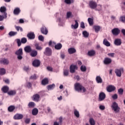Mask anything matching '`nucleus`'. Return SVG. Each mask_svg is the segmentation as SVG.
Masks as SVG:
<instances>
[{
    "label": "nucleus",
    "mask_w": 125,
    "mask_h": 125,
    "mask_svg": "<svg viewBox=\"0 0 125 125\" xmlns=\"http://www.w3.org/2000/svg\"><path fill=\"white\" fill-rule=\"evenodd\" d=\"M75 89L77 91H80L81 92L83 93L86 91V89L85 87L83 86V85L80 83H76L75 84Z\"/></svg>",
    "instance_id": "1"
},
{
    "label": "nucleus",
    "mask_w": 125,
    "mask_h": 125,
    "mask_svg": "<svg viewBox=\"0 0 125 125\" xmlns=\"http://www.w3.org/2000/svg\"><path fill=\"white\" fill-rule=\"evenodd\" d=\"M111 108L112 110L114 111L115 113H119L120 112V110H121V108L119 107V105L116 102L113 103L111 105Z\"/></svg>",
    "instance_id": "2"
},
{
    "label": "nucleus",
    "mask_w": 125,
    "mask_h": 125,
    "mask_svg": "<svg viewBox=\"0 0 125 125\" xmlns=\"http://www.w3.org/2000/svg\"><path fill=\"white\" fill-rule=\"evenodd\" d=\"M15 55L18 56L17 58L19 60H22L23 59V57H22V55H23V49L20 48L15 52Z\"/></svg>",
    "instance_id": "3"
},
{
    "label": "nucleus",
    "mask_w": 125,
    "mask_h": 125,
    "mask_svg": "<svg viewBox=\"0 0 125 125\" xmlns=\"http://www.w3.org/2000/svg\"><path fill=\"white\" fill-rule=\"evenodd\" d=\"M89 6L91 9H96V7H97V3L94 1H90L89 2Z\"/></svg>",
    "instance_id": "4"
},
{
    "label": "nucleus",
    "mask_w": 125,
    "mask_h": 125,
    "mask_svg": "<svg viewBox=\"0 0 125 125\" xmlns=\"http://www.w3.org/2000/svg\"><path fill=\"white\" fill-rule=\"evenodd\" d=\"M43 53L45 55H46V56H51L52 50L49 47H46Z\"/></svg>",
    "instance_id": "5"
},
{
    "label": "nucleus",
    "mask_w": 125,
    "mask_h": 125,
    "mask_svg": "<svg viewBox=\"0 0 125 125\" xmlns=\"http://www.w3.org/2000/svg\"><path fill=\"white\" fill-rule=\"evenodd\" d=\"M32 65L33 67H40L41 66V61L39 60L35 59L32 62Z\"/></svg>",
    "instance_id": "6"
},
{
    "label": "nucleus",
    "mask_w": 125,
    "mask_h": 125,
    "mask_svg": "<svg viewBox=\"0 0 125 125\" xmlns=\"http://www.w3.org/2000/svg\"><path fill=\"white\" fill-rule=\"evenodd\" d=\"M116 90V87L113 85H109L106 87V91L107 92H112Z\"/></svg>",
    "instance_id": "7"
},
{
    "label": "nucleus",
    "mask_w": 125,
    "mask_h": 125,
    "mask_svg": "<svg viewBox=\"0 0 125 125\" xmlns=\"http://www.w3.org/2000/svg\"><path fill=\"white\" fill-rule=\"evenodd\" d=\"M105 98H106V94L103 92H100L99 95V101H103Z\"/></svg>",
    "instance_id": "8"
},
{
    "label": "nucleus",
    "mask_w": 125,
    "mask_h": 125,
    "mask_svg": "<svg viewBox=\"0 0 125 125\" xmlns=\"http://www.w3.org/2000/svg\"><path fill=\"white\" fill-rule=\"evenodd\" d=\"M122 72H124V68L116 69L115 73L117 77H122Z\"/></svg>",
    "instance_id": "9"
},
{
    "label": "nucleus",
    "mask_w": 125,
    "mask_h": 125,
    "mask_svg": "<svg viewBox=\"0 0 125 125\" xmlns=\"http://www.w3.org/2000/svg\"><path fill=\"white\" fill-rule=\"evenodd\" d=\"M111 33L114 36H118L121 33V30L118 28H115L112 30Z\"/></svg>",
    "instance_id": "10"
},
{
    "label": "nucleus",
    "mask_w": 125,
    "mask_h": 125,
    "mask_svg": "<svg viewBox=\"0 0 125 125\" xmlns=\"http://www.w3.org/2000/svg\"><path fill=\"white\" fill-rule=\"evenodd\" d=\"M40 97L41 96H40V94H35L33 95L32 100H33V101H35V102H39V101H40Z\"/></svg>",
    "instance_id": "11"
},
{
    "label": "nucleus",
    "mask_w": 125,
    "mask_h": 125,
    "mask_svg": "<svg viewBox=\"0 0 125 125\" xmlns=\"http://www.w3.org/2000/svg\"><path fill=\"white\" fill-rule=\"evenodd\" d=\"M0 63L3 65H8L9 64V61L6 58H2L0 60Z\"/></svg>",
    "instance_id": "12"
},
{
    "label": "nucleus",
    "mask_w": 125,
    "mask_h": 125,
    "mask_svg": "<svg viewBox=\"0 0 125 125\" xmlns=\"http://www.w3.org/2000/svg\"><path fill=\"white\" fill-rule=\"evenodd\" d=\"M112 63V59L110 58H105L104 60V65H109Z\"/></svg>",
    "instance_id": "13"
},
{
    "label": "nucleus",
    "mask_w": 125,
    "mask_h": 125,
    "mask_svg": "<svg viewBox=\"0 0 125 125\" xmlns=\"http://www.w3.org/2000/svg\"><path fill=\"white\" fill-rule=\"evenodd\" d=\"M69 69L70 73L73 74L76 72V70H78V67L76 65L72 64L70 65Z\"/></svg>",
    "instance_id": "14"
},
{
    "label": "nucleus",
    "mask_w": 125,
    "mask_h": 125,
    "mask_svg": "<svg viewBox=\"0 0 125 125\" xmlns=\"http://www.w3.org/2000/svg\"><path fill=\"white\" fill-rule=\"evenodd\" d=\"M23 117L24 116H23V114L17 113L14 115V120H22Z\"/></svg>",
    "instance_id": "15"
},
{
    "label": "nucleus",
    "mask_w": 125,
    "mask_h": 125,
    "mask_svg": "<svg viewBox=\"0 0 125 125\" xmlns=\"http://www.w3.org/2000/svg\"><path fill=\"white\" fill-rule=\"evenodd\" d=\"M87 54L88 56H90V57H92L95 56V54H96V52L94 50H91L88 52Z\"/></svg>",
    "instance_id": "16"
},
{
    "label": "nucleus",
    "mask_w": 125,
    "mask_h": 125,
    "mask_svg": "<svg viewBox=\"0 0 125 125\" xmlns=\"http://www.w3.org/2000/svg\"><path fill=\"white\" fill-rule=\"evenodd\" d=\"M41 33L43 35H46L48 33V30L45 26H42L41 28Z\"/></svg>",
    "instance_id": "17"
},
{
    "label": "nucleus",
    "mask_w": 125,
    "mask_h": 125,
    "mask_svg": "<svg viewBox=\"0 0 125 125\" xmlns=\"http://www.w3.org/2000/svg\"><path fill=\"white\" fill-rule=\"evenodd\" d=\"M27 37L28 38L29 40H34L35 38V33L33 32L29 33L27 35Z\"/></svg>",
    "instance_id": "18"
},
{
    "label": "nucleus",
    "mask_w": 125,
    "mask_h": 125,
    "mask_svg": "<svg viewBox=\"0 0 125 125\" xmlns=\"http://www.w3.org/2000/svg\"><path fill=\"white\" fill-rule=\"evenodd\" d=\"M115 45L119 46L122 44V39H116L114 41Z\"/></svg>",
    "instance_id": "19"
},
{
    "label": "nucleus",
    "mask_w": 125,
    "mask_h": 125,
    "mask_svg": "<svg viewBox=\"0 0 125 125\" xmlns=\"http://www.w3.org/2000/svg\"><path fill=\"white\" fill-rule=\"evenodd\" d=\"M0 12H1L2 13H4V15H5V18H6L7 17V14L6 13V12H5L6 11V8L4 6L3 7H1L0 8Z\"/></svg>",
    "instance_id": "20"
},
{
    "label": "nucleus",
    "mask_w": 125,
    "mask_h": 125,
    "mask_svg": "<svg viewBox=\"0 0 125 125\" xmlns=\"http://www.w3.org/2000/svg\"><path fill=\"white\" fill-rule=\"evenodd\" d=\"M9 90V87L7 86H4L1 88V91L3 93H8Z\"/></svg>",
    "instance_id": "21"
},
{
    "label": "nucleus",
    "mask_w": 125,
    "mask_h": 125,
    "mask_svg": "<svg viewBox=\"0 0 125 125\" xmlns=\"http://www.w3.org/2000/svg\"><path fill=\"white\" fill-rule=\"evenodd\" d=\"M20 12H21V10H20V8L19 7L16 8L13 11V13L15 15H19Z\"/></svg>",
    "instance_id": "22"
},
{
    "label": "nucleus",
    "mask_w": 125,
    "mask_h": 125,
    "mask_svg": "<svg viewBox=\"0 0 125 125\" xmlns=\"http://www.w3.org/2000/svg\"><path fill=\"white\" fill-rule=\"evenodd\" d=\"M77 50L75 48H70L68 49V52L69 54H74V53H76Z\"/></svg>",
    "instance_id": "23"
},
{
    "label": "nucleus",
    "mask_w": 125,
    "mask_h": 125,
    "mask_svg": "<svg viewBox=\"0 0 125 125\" xmlns=\"http://www.w3.org/2000/svg\"><path fill=\"white\" fill-rule=\"evenodd\" d=\"M24 51L27 53H30L32 51V48L30 46H26L24 47Z\"/></svg>",
    "instance_id": "24"
},
{
    "label": "nucleus",
    "mask_w": 125,
    "mask_h": 125,
    "mask_svg": "<svg viewBox=\"0 0 125 125\" xmlns=\"http://www.w3.org/2000/svg\"><path fill=\"white\" fill-rule=\"evenodd\" d=\"M39 114V109L37 108H34L32 110V114L33 116H37V115Z\"/></svg>",
    "instance_id": "25"
},
{
    "label": "nucleus",
    "mask_w": 125,
    "mask_h": 125,
    "mask_svg": "<svg viewBox=\"0 0 125 125\" xmlns=\"http://www.w3.org/2000/svg\"><path fill=\"white\" fill-rule=\"evenodd\" d=\"M30 55L32 57H36V56L38 55V51L36 50H32L31 51Z\"/></svg>",
    "instance_id": "26"
},
{
    "label": "nucleus",
    "mask_w": 125,
    "mask_h": 125,
    "mask_svg": "<svg viewBox=\"0 0 125 125\" xmlns=\"http://www.w3.org/2000/svg\"><path fill=\"white\" fill-rule=\"evenodd\" d=\"M103 43L105 46H110L111 43L107 40V39H104L103 41Z\"/></svg>",
    "instance_id": "27"
},
{
    "label": "nucleus",
    "mask_w": 125,
    "mask_h": 125,
    "mask_svg": "<svg viewBox=\"0 0 125 125\" xmlns=\"http://www.w3.org/2000/svg\"><path fill=\"white\" fill-rule=\"evenodd\" d=\"M55 48L57 50H60V49L62 48V44H61V43H58L55 45Z\"/></svg>",
    "instance_id": "28"
},
{
    "label": "nucleus",
    "mask_w": 125,
    "mask_h": 125,
    "mask_svg": "<svg viewBox=\"0 0 125 125\" xmlns=\"http://www.w3.org/2000/svg\"><path fill=\"white\" fill-rule=\"evenodd\" d=\"M36 106V103L33 102H30L28 104V106L29 108H35Z\"/></svg>",
    "instance_id": "29"
},
{
    "label": "nucleus",
    "mask_w": 125,
    "mask_h": 125,
    "mask_svg": "<svg viewBox=\"0 0 125 125\" xmlns=\"http://www.w3.org/2000/svg\"><path fill=\"white\" fill-rule=\"evenodd\" d=\"M96 81L97 83H102L103 81L102 80V78L100 76H97L96 78Z\"/></svg>",
    "instance_id": "30"
},
{
    "label": "nucleus",
    "mask_w": 125,
    "mask_h": 125,
    "mask_svg": "<svg viewBox=\"0 0 125 125\" xmlns=\"http://www.w3.org/2000/svg\"><path fill=\"white\" fill-rule=\"evenodd\" d=\"M75 25H71V28H73V29H78L79 28V22H78V21L75 20Z\"/></svg>",
    "instance_id": "31"
},
{
    "label": "nucleus",
    "mask_w": 125,
    "mask_h": 125,
    "mask_svg": "<svg viewBox=\"0 0 125 125\" xmlns=\"http://www.w3.org/2000/svg\"><path fill=\"white\" fill-rule=\"evenodd\" d=\"M42 83L43 85L48 84V79H47V78L43 79L42 81Z\"/></svg>",
    "instance_id": "32"
},
{
    "label": "nucleus",
    "mask_w": 125,
    "mask_h": 125,
    "mask_svg": "<svg viewBox=\"0 0 125 125\" xmlns=\"http://www.w3.org/2000/svg\"><path fill=\"white\" fill-rule=\"evenodd\" d=\"M15 110V106L14 105H10L8 107V111L9 112H13Z\"/></svg>",
    "instance_id": "33"
},
{
    "label": "nucleus",
    "mask_w": 125,
    "mask_h": 125,
    "mask_svg": "<svg viewBox=\"0 0 125 125\" xmlns=\"http://www.w3.org/2000/svg\"><path fill=\"white\" fill-rule=\"evenodd\" d=\"M93 29H94L96 33H98V32L100 31L101 27L99 26L94 25L93 26Z\"/></svg>",
    "instance_id": "34"
},
{
    "label": "nucleus",
    "mask_w": 125,
    "mask_h": 125,
    "mask_svg": "<svg viewBox=\"0 0 125 125\" xmlns=\"http://www.w3.org/2000/svg\"><path fill=\"white\" fill-rule=\"evenodd\" d=\"M16 35H17V32L10 31L8 33L9 37H14V36H16Z\"/></svg>",
    "instance_id": "35"
},
{
    "label": "nucleus",
    "mask_w": 125,
    "mask_h": 125,
    "mask_svg": "<svg viewBox=\"0 0 125 125\" xmlns=\"http://www.w3.org/2000/svg\"><path fill=\"white\" fill-rule=\"evenodd\" d=\"M55 88V84H52L51 85H48L47 86V89L48 90H51V89H53V88Z\"/></svg>",
    "instance_id": "36"
},
{
    "label": "nucleus",
    "mask_w": 125,
    "mask_h": 125,
    "mask_svg": "<svg viewBox=\"0 0 125 125\" xmlns=\"http://www.w3.org/2000/svg\"><path fill=\"white\" fill-rule=\"evenodd\" d=\"M35 46L36 47V49H37V50H42V47H41V46H40L39 45V43H37L35 44Z\"/></svg>",
    "instance_id": "37"
},
{
    "label": "nucleus",
    "mask_w": 125,
    "mask_h": 125,
    "mask_svg": "<svg viewBox=\"0 0 125 125\" xmlns=\"http://www.w3.org/2000/svg\"><path fill=\"white\" fill-rule=\"evenodd\" d=\"M7 94H8V95H15L16 94V91L11 90L8 92Z\"/></svg>",
    "instance_id": "38"
},
{
    "label": "nucleus",
    "mask_w": 125,
    "mask_h": 125,
    "mask_svg": "<svg viewBox=\"0 0 125 125\" xmlns=\"http://www.w3.org/2000/svg\"><path fill=\"white\" fill-rule=\"evenodd\" d=\"M6 71L4 68H1L0 69V76H3V75H5Z\"/></svg>",
    "instance_id": "39"
},
{
    "label": "nucleus",
    "mask_w": 125,
    "mask_h": 125,
    "mask_svg": "<svg viewBox=\"0 0 125 125\" xmlns=\"http://www.w3.org/2000/svg\"><path fill=\"white\" fill-rule=\"evenodd\" d=\"M118 93L119 95H123L124 94V89L120 88L118 90Z\"/></svg>",
    "instance_id": "40"
},
{
    "label": "nucleus",
    "mask_w": 125,
    "mask_h": 125,
    "mask_svg": "<svg viewBox=\"0 0 125 125\" xmlns=\"http://www.w3.org/2000/svg\"><path fill=\"white\" fill-rule=\"evenodd\" d=\"M63 76L65 77H68L69 76V70L64 69L63 70Z\"/></svg>",
    "instance_id": "41"
},
{
    "label": "nucleus",
    "mask_w": 125,
    "mask_h": 125,
    "mask_svg": "<svg viewBox=\"0 0 125 125\" xmlns=\"http://www.w3.org/2000/svg\"><path fill=\"white\" fill-rule=\"evenodd\" d=\"M88 22L90 26H92V25H93V19H91V18H89L88 19Z\"/></svg>",
    "instance_id": "42"
},
{
    "label": "nucleus",
    "mask_w": 125,
    "mask_h": 125,
    "mask_svg": "<svg viewBox=\"0 0 125 125\" xmlns=\"http://www.w3.org/2000/svg\"><path fill=\"white\" fill-rule=\"evenodd\" d=\"M83 36H84V38H88V36H89V33H88L86 31H84L83 32Z\"/></svg>",
    "instance_id": "43"
},
{
    "label": "nucleus",
    "mask_w": 125,
    "mask_h": 125,
    "mask_svg": "<svg viewBox=\"0 0 125 125\" xmlns=\"http://www.w3.org/2000/svg\"><path fill=\"white\" fill-rule=\"evenodd\" d=\"M74 115L76 118H80V113L77 110V109L74 110Z\"/></svg>",
    "instance_id": "44"
},
{
    "label": "nucleus",
    "mask_w": 125,
    "mask_h": 125,
    "mask_svg": "<svg viewBox=\"0 0 125 125\" xmlns=\"http://www.w3.org/2000/svg\"><path fill=\"white\" fill-rule=\"evenodd\" d=\"M90 125H95V121L93 118H90L89 120Z\"/></svg>",
    "instance_id": "45"
},
{
    "label": "nucleus",
    "mask_w": 125,
    "mask_h": 125,
    "mask_svg": "<svg viewBox=\"0 0 125 125\" xmlns=\"http://www.w3.org/2000/svg\"><path fill=\"white\" fill-rule=\"evenodd\" d=\"M81 70L82 72H85V71H86V67H85V66L82 65L81 66Z\"/></svg>",
    "instance_id": "46"
},
{
    "label": "nucleus",
    "mask_w": 125,
    "mask_h": 125,
    "mask_svg": "<svg viewBox=\"0 0 125 125\" xmlns=\"http://www.w3.org/2000/svg\"><path fill=\"white\" fill-rule=\"evenodd\" d=\"M37 77L36 74H34L30 77V80H37Z\"/></svg>",
    "instance_id": "47"
},
{
    "label": "nucleus",
    "mask_w": 125,
    "mask_h": 125,
    "mask_svg": "<svg viewBox=\"0 0 125 125\" xmlns=\"http://www.w3.org/2000/svg\"><path fill=\"white\" fill-rule=\"evenodd\" d=\"M16 29L18 32H19V30H20L21 32H23V28L20 26H16Z\"/></svg>",
    "instance_id": "48"
},
{
    "label": "nucleus",
    "mask_w": 125,
    "mask_h": 125,
    "mask_svg": "<svg viewBox=\"0 0 125 125\" xmlns=\"http://www.w3.org/2000/svg\"><path fill=\"white\" fill-rule=\"evenodd\" d=\"M38 39H39V41H41V42H43V41L44 40V38L43 37V36H42V35H40L38 37Z\"/></svg>",
    "instance_id": "49"
},
{
    "label": "nucleus",
    "mask_w": 125,
    "mask_h": 125,
    "mask_svg": "<svg viewBox=\"0 0 125 125\" xmlns=\"http://www.w3.org/2000/svg\"><path fill=\"white\" fill-rule=\"evenodd\" d=\"M21 43H26L27 42V39L25 38H23L21 39Z\"/></svg>",
    "instance_id": "50"
},
{
    "label": "nucleus",
    "mask_w": 125,
    "mask_h": 125,
    "mask_svg": "<svg viewBox=\"0 0 125 125\" xmlns=\"http://www.w3.org/2000/svg\"><path fill=\"white\" fill-rule=\"evenodd\" d=\"M120 21L123 22V23H125V16H122L120 18Z\"/></svg>",
    "instance_id": "51"
},
{
    "label": "nucleus",
    "mask_w": 125,
    "mask_h": 125,
    "mask_svg": "<svg viewBox=\"0 0 125 125\" xmlns=\"http://www.w3.org/2000/svg\"><path fill=\"white\" fill-rule=\"evenodd\" d=\"M107 55L109 57H112V58L115 57V53H109L107 54Z\"/></svg>",
    "instance_id": "52"
},
{
    "label": "nucleus",
    "mask_w": 125,
    "mask_h": 125,
    "mask_svg": "<svg viewBox=\"0 0 125 125\" xmlns=\"http://www.w3.org/2000/svg\"><path fill=\"white\" fill-rule=\"evenodd\" d=\"M17 43H18V46H21V40L20 39H17Z\"/></svg>",
    "instance_id": "53"
},
{
    "label": "nucleus",
    "mask_w": 125,
    "mask_h": 125,
    "mask_svg": "<svg viewBox=\"0 0 125 125\" xmlns=\"http://www.w3.org/2000/svg\"><path fill=\"white\" fill-rule=\"evenodd\" d=\"M72 16V13L71 12H68L66 14L67 18H70Z\"/></svg>",
    "instance_id": "54"
},
{
    "label": "nucleus",
    "mask_w": 125,
    "mask_h": 125,
    "mask_svg": "<svg viewBox=\"0 0 125 125\" xmlns=\"http://www.w3.org/2000/svg\"><path fill=\"white\" fill-rule=\"evenodd\" d=\"M112 98L114 100H116V99H118V94H115L112 96Z\"/></svg>",
    "instance_id": "55"
},
{
    "label": "nucleus",
    "mask_w": 125,
    "mask_h": 125,
    "mask_svg": "<svg viewBox=\"0 0 125 125\" xmlns=\"http://www.w3.org/2000/svg\"><path fill=\"white\" fill-rule=\"evenodd\" d=\"M97 7L96 10H98V11H100V10L102 9V6H101V5H97Z\"/></svg>",
    "instance_id": "56"
},
{
    "label": "nucleus",
    "mask_w": 125,
    "mask_h": 125,
    "mask_svg": "<svg viewBox=\"0 0 125 125\" xmlns=\"http://www.w3.org/2000/svg\"><path fill=\"white\" fill-rule=\"evenodd\" d=\"M26 85L28 88L32 87V83L30 82H27L26 83Z\"/></svg>",
    "instance_id": "57"
},
{
    "label": "nucleus",
    "mask_w": 125,
    "mask_h": 125,
    "mask_svg": "<svg viewBox=\"0 0 125 125\" xmlns=\"http://www.w3.org/2000/svg\"><path fill=\"white\" fill-rule=\"evenodd\" d=\"M81 28H82V29H84V28H85V26H84V23L83 21L81 23Z\"/></svg>",
    "instance_id": "58"
},
{
    "label": "nucleus",
    "mask_w": 125,
    "mask_h": 125,
    "mask_svg": "<svg viewBox=\"0 0 125 125\" xmlns=\"http://www.w3.org/2000/svg\"><path fill=\"white\" fill-rule=\"evenodd\" d=\"M64 2L66 3L67 4H71L72 2L71 1V0H65Z\"/></svg>",
    "instance_id": "59"
},
{
    "label": "nucleus",
    "mask_w": 125,
    "mask_h": 125,
    "mask_svg": "<svg viewBox=\"0 0 125 125\" xmlns=\"http://www.w3.org/2000/svg\"><path fill=\"white\" fill-rule=\"evenodd\" d=\"M47 70H48V71H49L50 72H52V71H53V68H52V67L48 66L47 67Z\"/></svg>",
    "instance_id": "60"
},
{
    "label": "nucleus",
    "mask_w": 125,
    "mask_h": 125,
    "mask_svg": "<svg viewBox=\"0 0 125 125\" xmlns=\"http://www.w3.org/2000/svg\"><path fill=\"white\" fill-rule=\"evenodd\" d=\"M38 93L40 94V95H41V96H43V95H44V91H43L39 92Z\"/></svg>",
    "instance_id": "61"
},
{
    "label": "nucleus",
    "mask_w": 125,
    "mask_h": 125,
    "mask_svg": "<svg viewBox=\"0 0 125 125\" xmlns=\"http://www.w3.org/2000/svg\"><path fill=\"white\" fill-rule=\"evenodd\" d=\"M30 122H31V119H26L25 121V124H30Z\"/></svg>",
    "instance_id": "62"
},
{
    "label": "nucleus",
    "mask_w": 125,
    "mask_h": 125,
    "mask_svg": "<svg viewBox=\"0 0 125 125\" xmlns=\"http://www.w3.org/2000/svg\"><path fill=\"white\" fill-rule=\"evenodd\" d=\"M4 18H5V15L4 16L0 15V21H2V20H3Z\"/></svg>",
    "instance_id": "63"
},
{
    "label": "nucleus",
    "mask_w": 125,
    "mask_h": 125,
    "mask_svg": "<svg viewBox=\"0 0 125 125\" xmlns=\"http://www.w3.org/2000/svg\"><path fill=\"white\" fill-rule=\"evenodd\" d=\"M99 108L100 110H105V106L104 105H100L99 106Z\"/></svg>",
    "instance_id": "64"
}]
</instances>
